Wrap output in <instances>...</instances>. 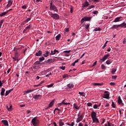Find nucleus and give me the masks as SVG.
Segmentation results:
<instances>
[{"instance_id":"f257e3e1","label":"nucleus","mask_w":126,"mask_h":126,"mask_svg":"<svg viewBox=\"0 0 126 126\" xmlns=\"http://www.w3.org/2000/svg\"><path fill=\"white\" fill-rule=\"evenodd\" d=\"M49 15L53 19H55V20H58L60 19V15L57 13L53 14L52 12L49 11L48 12Z\"/></svg>"},{"instance_id":"f03ea898","label":"nucleus","mask_w":126,"mask_h":126,"mask_svg":"<svg viewBox=\"0 0 126 126\" xmlns=\"http://www.w3.org/2000/svg\"><path fill=\"white\" fill-rule=\"evenodd\" d=\"M50 10L54 11V12H58V9L55 4L53 3V1H51L50 5Z\"/></svg>"},{"instance_id":"7ed1b4c3","label":"nucleus","mask_w":126,"mask_h":126,"mask_svg":"<svg viewBox=\"0 0 126 126\" xmlns=\"http://www.w3.org/2000/svg\"><path fill=\"white\" fill-rule=\"evenodd\" d=\"M91 19H92V17H84L81 20V24H83V23H84L85 21H91Z\"/></svg>"},{"instance_id":"20e7f679","label":"nucleus","mask_w":126,"mask_h":126,"mask_svg":"<svg viewBox=\"0 0 126 126\" xmlns=\"http://www.w3.org/2000/svg\"><path fill=\"white\" fill-rule=\"evenodd\" d=\"M32 124L34 126H38V124H39V120H37V117H35L32 119Z\"/></svg>"},{"instance_id":"39448f33","label":"nucleus","mask_w":126,"mask_h":126,"mask_svg":"<svg viewBox=\"0 0 126 126\" xmlns=\"http://www.w3.org/2000/svg\"><path fill=\"white\" fill-rule=\"evenodd\" d=\"M54 63V60L52 59H49L47 61H44V62L41 63V64H50V63Z\"/></svg>"},{"instance_id":"423d86ee","label":"nucleus","mask_w":126,"mask_h":126,"mask_svg":"<svg viewBox=\"0 0 126 126\" xmlns=\"http://www.w3.org/2000/svg\"><path fill=\"white\" fill-rule=\"evenodd\" d=\"M83 118H84V113H83L81 116L78 117L76 122L77 123H80V122H81L82 120H83Z\"/></svg>"},{"instance_id":"0eeeda50","label":"nucleus","mask_w":126,"mask_h":126,"mask_svg":"<svg viewBox=\"0 0 126 126\" xmlns=\"http://www.w3.org/2000/svg\"><path fill=\"white\" fill-rule=\"evenodd\" d=\"M104 93H106V94H104L103 98L104 99H110V94H109V92L105 91Z\"/></svg>"},{"instance_id":"6e6552de","label":"nucleus","mask_w":126,"mask_h":126,"mask_svg":"<svg viewBox=\"0 0 126 126\" xmlns=\"http://www.w3.org/2000/svg\"><path fill=\"white\" fill-rule=\"evenodd\" d=\"M109 57H110V54H108L107 55H105L103 56L102 59H100V61L101 62H104L105 61H106V60H107V59H108V58H109Z\"/></svg>"},{"instance_id":"1a4fd4ad","label":"nucleus","mask_w":126,"mask_h":126,"mask_svg":"<svg viewBox=\"0 0 126 126\" xmlns=\"http://www.w3.org/2000/svg\"><path fill=\"white\" fill-rule=\"evenodd\" d=\"M34 100H40L42 98V94H35L33 96Z\"/></svg>"},{"instance_id":"9d476101","label":"nucleus","mask_w":126,"mask_h":126,"mask_svg":"<svg viewBox=\"0 0 126 126\" xmlns=\"http://www.w3.org/2000/svg\"><path fill=\"white\" fill-rule=\"evenodd\" d=\"M117 101H118V104H119V105H122V106H124V103L123 102V100L121 98V96L119 95L118 96Z\"/></svg>"},{"instance_id":"9b49d317","label":"nucleus","mask_w":126,"mask_h":126,"mask_svg":"<svg viewBox=\"0 0 126 126\" xmlns=\"http://www.w3.org/2000/svg\"><path fill=\"white\" fill-rule=\"evenodd\" d=\"M92 119H94L95 118H97V113L94 111H93L91 114Z\"/></svg>"},{"instance_id":"f8f14e48","label":"nucleus","mask_w":126,"mask_h":126,"mask_svg":"<svg viewBox=\"0 0 126 126\" xmlns=\"http://www.w3.org/2000/svg\"><path fill=\"white\" fill-rule=\"evenodd\" d=\"M93 123L94 124H100V122L99 121V120L97 117H95V118H93Z\"/></svg>"},{"instance_id":"ddd939ff","label":"nucleus","mask_w":126,"mask_h":126,"mask_svg":"<svg viewBox=\"0 0 126 126\" xmlns=\"http://www.w3.org/2000/svg\"><path fill=\"white\" fill-rule=\"evenodd\" d=\"M5 92V89L2 88L1 89V92H0V95L1 96H4V93Z\"/></svg>"},{"instance_id":"4468645a","label":"nucleus","mask_w":126,"mask_h":126,"mask_svg":"<svg viewBox=\"0 0 126 126\" xmlns=\"http://www.w3.org/2000/svg\"><path fill=\"white\" fill-rule=\"evenodd\" d=\"M119 27H121L120 25H114L112 27L111 29H117V28H119Z\"/></svg>"},{"instance_id":"2eb2a0df","label":"nucleus","mask_w":126,"mask_h":126,"mask_svg":"<svg viewBox=\"0 0 126 126\" xmlns=\"http://www.w3.org/2000/svg\"><path fill=\"white\" fill-rule=\"evenodd\" d=\"M1 123H2L5 126H8V122L7 120H2Z\"/></svg>"},{"instance_id":"dca6fc26","label":"nucleus","mask_w":126,"mask_h":126,"mask_svg":"<svg viewBox=\"0 0 126 126\" xmlns=\"http://www.w3.org/2000/svg\"><path fill=\"white\" fill-rule=\"evenodd\" d=\"M33 68L34 69H38L39 68H41V65H37V64H33Z\"/></svg>"},{"instance_id":"f3484780","label":"nucleus","mask_w":126,"mask_h":126,"mask_svg":"<svg viewBox=\"0 0 126 126\" xmlns=\"http://www.w3.org/2000/svg\"><path fill=\"white\" fill-rule=\"evenodd\" d=\"M55 102V100H52L51 102L49 103L48 107H47V109H49V108H51V107H53L54 106V103Z\"/></svg>"},{"instance_id":"a211bd4d","label":"nucleus","mask_w":126,"mask_h":126,"mask_svg":"<svg viewBox=\"0 0 126 126\" xmlns=\"http://www.w3.org/2000/svg\"><path fill=\"white\" fill-rule=\"evenodd\" d=\"M67 87H68V88H73L74 85H73L72 83H71L67 85Z\"/></svg>"},{"instance_id":"6ab92c4d","label":"nucleus","mask_w":126,"mask_h":126,"mask_svg":"<svg viewBox=\"0 0 126 126\" xmlns=\"http://www.w3.org/2000/svg\"><path fill=\"white\" fill-rule=\"evenodd\" d=\"M35 56L36 57H41V56H42V51L39 50L38 52L35 53Z\"/></svg>"},{"instance_id":"aec40b11","label":"nucleus","mask_w":126,"mask_h":126,"mask_svg":"<svg viewBox=\"0 0 126 126\" xmlns=\"http://www.w3.org/2000/svg\"><path fill=\"white\" fill-rule=\"evenodd\" d=\"M104 84L103 83H94L93 84V85H94V86H96L98 85V86H102Z\"/></svg>"},{"instance_id":"412c9836","label":"nucleus","mask_w":126,"mask_h":126,"mask_svg":"<svg viewBox=\"0 0 126 126\" xmlns=\"http://www.w3.org/2000/svg\"><path fill=\"white\" fill-rule=\"evenodd\" d=\"M12 0H9L8 1V4H7V6H8V7H10V6H11V5H12Z\"/></svg>"},{"instance_id":"4be33fe9","label":"nucleus","mask_w":126,"mask_h":126,"mask_svg":"<svg viewBox=\"0 0 126 126\" xmlns=\"http://www.w3.org/2000/svg\"><path fill=\"white\" fill-rule=\"evenodd\" d=\"M31 25H29L28 27H26V28L24 30L23 32H26L27 30H30V28H31Z\"/></svg>"},{"instance_id":"5701e85b","label":"nucleus","mask_w":126,"mask_h":126,"mask_svg":"<svg viewBox=\"0 0 126 126\" xmlns=\"http://www.w3.org/2000/svg\"><path fill=\"white\" fill-rule=\"evenodd\" d=\"M64 101H65V99L63 100L61 103H59L60 105H61V104H63V105H70V103L64 102Z\"/></svg>"},{"instance_id":"b1692460","label":"nucleus","mask_w":126,"mask_h":126,"mask_svg":"<svg viewBox=\"0 0 126 126\" xmlns=\"http://www.w3.org/2000/svg\"><path fill=\"white\" fill-rule=\"evenodd\" d=\"M120 25V27H121V28H126V22H123L122 24H121Z\"/></svg>"},{"instance_id":"393cba45","label":"nucleus","mask_w":126,"mask_h":126,"mask_svg":"<svg viewBox=\"0 0 126 126\" xmlns=\"http://www.w3.org/2000/svg\"><path fill=\"white\" fill-rule=\"evenodd\" d=\"M31 18H32V17H30V18H27V19L24 21L23 24H25L26 23H28V22H29V21H30V20H31Z\"/></svg>"},{"instance_id":"a878e982","label":"nucleus","mask_w":126,"mask_h":126,"mask_svg":"<svg viewBox=\"0 0 126 126\" xmlns=\"http://www.w3.org/2000/svg\"><path fill=\"white\" fill-rule=\"evenodd\" d=\"M44 82H45L44 81H42L38 84H37L36 85H34L33 87H38V86H41V85H42V84H43V83H44Z\"/></svg>"},{"instance_id":"bb28decb","label":"nucleus","mask_w":126,"mask_h":126,"mask_svg":"<svg viewBox=\"0 0 126 126\" xmlns=\"http://www.w3.org/2000/svg\"><path fill=\"white\" fill-rule=\"evenodd\" d=\"M121 18H122V17H118L115 19V20L113 21V22H119L120 20H121Z\"/></svg>"},{"instance_id":"cd10ccee","label":"nucleus","mask_w":126,"mask_h":126,"mask_svg":"<svg viewBox=\"0 0 126 126\" xmlns=\"http://www.w3.org/2000/svg\"><path fill=\"white\" fill-rule=\"evenodd\" d=\"M73 108L76 109V110H79V109H80V107H79L78 106H77V103L73 104Z\"/></svg>"},{"instance_id":"c85d7f7f","label":"nucleus","mask_w":126,"mask_h":126,"mask_svg":"<svg viewBox=\"0 0 126 126\" xmlns=\"http://www.w3.org/2000/svg\"><path fill=\"white\" fill-rule=\"evenodd\" d=\"M33 91H35V89L28 90L26 91L25 94H29V93H31V92H33Z\"/></svg>"},{"instance_id":"c756f323","label":"nucleus","mask_w":126,"mask_h":126,"mask_svg":"<svg viewBox=\"0 0 126 126\" xmlns=\"http://www.w3.org/2000/svg\"><path fill=\"white\" fill-rule=\"evenodd\" d=\"M49 54H50V52L46 51V53H44L43 56L45 57V58H47V57H49Z\"/></svg>"},{"instance_id":"7c9ffc66","label":"nucleus","mask_w":126,"mask_h":126,"mask_svg":"<svg viewBox=\"0 0 126 126\" xmlns=\"http://www.w3.org/2000/svg\"><path fill=\"white\" fill-rule=\"evenodd\" d=\"M83 5V7H87V6L89 5V2H88L87 1H86Z\"/></svg>"},{"instance_id":"2f4dec72","label":"nucleus","mask_w":126,"mask_h":126,"mask_svg":"<svg viewBox=\"0 0 126 126\" xmlns=\"http://www.w3.org/2000/svg\"><path fill=\"white\" fill-rule=\"evenodd\" d=\"M6 108L9 112H11L12 110V105H10L9 107H8V106L6 105Z\"/></svg>"},{"instance_id":"473e14b6","label":"nucleus","mask_w":126,"mask_h":126,"mask_svg":"<svg viewBox=\"0 0 126 126\" xmlns=\"http://www.w3.org/2000/svg\"><path fill=\"white\" fill-rule=\"evenodd\" d=\"M54 84L52 83L50 85H48L45 86V87H47V88H52V86H54Z\"/></svg>"},{"instance_id":"72a5a7b5","label":"nucleus","mask_w":126,"mask_h":126,"mask_svg":"<svg viewBox=\"0 0 126 126\" xmlns=\"http://www.w3.org/2000/svg\"><path fill=\"white\" fill-rule=\"evenodd\" d=\"M7 13H8L7 11L2 12V13L0 14V16L1 17H2V16H4V15H5V14H7Z\"/></svg>"},{"instance_id":"f704fd0d","label":"nucleus","mask_w":126,"mask_h":126,"mask_svg":"<svg viewBox=\"0 0 126 126\" xmlns=\"http://www.w3.org/2000/svg\"><path fill=\"white\" fill-rule=\"evenodd\" d=\"M61 38V34H59L56 37V40L57 41H59L60 39Z\"/></svg>"},{"instance_id":"c9c22d12","label":"nucleus","mask_w":126,"mask_h":126,"mask_svg":"<svg viewBox=\"0 0 126 126\" xmlns=\"http://www.w3.org/2000/svg\"><path fill=\"white\" fill-rule=\"evenodd\" d=\"M42 63H41V62L40 61H36L33 64H37V65H41V64H41Z\"/></svg>"},{"instance_id":"e433bc0d","label":"nucleus","mask_w":126,"mask_h":126,"mask_svg":"<svg viewBox=\"0 0 126 126\" xmlns=\"http://www.w3.org/2000/svg\"><path fill=\"white\" fill-rule=\"evenodd\" d=\"M100 30H101V28H95L94 30V32H96V31H100Z\"/></svg>"},{"instance_id":"4c0bfd02","label":"nucleus","mask_w":126,"mask_h":126,"mask_svg":"<svg viewBox=\"0 0 126 126\" xmlns=\"http://www.w3.org/2000/svg\"><path fill=\"white\" fill-rule=\"evenodd\" d=\"M45 60V58L44 57H41L39 58V62H43Z\"/></svg>"},{"instance_id":"58836bf2","label":"nucleus","mask_w":126,"mask_h":126,"mask_svg":"<svg viewBox=\"0 0 126 126\" xmlns=\"http://www.w3.org/2000/svg\"><path fill=\"white\" fill-rule=\"evenodd\" d=\"M106 64H111V63H112V61H111V60H107L106 62Z\"/></svg>"},{"instance_id":"ea45409f","label":"nucleus","mask_w":126,"mask_h":126,"mask_svg":"<svg viewBox=\"0 0 126 126\" xmlns=\"http://www.w3.org/2000/svg\"><path fill=\"white\" fill-rule=\"evenodd\" d=\"M12 59L13 60H14V61H17V62H19V60H18V57H12Z\"/></svg>"},{"instance_id":"a19ab883","label":"nucleus","mask_w":126,"mask_h":126,"mask_svg":"<svg viewBox=\"0 0 126 126\" xmlns=\"http://www.w3.org/2000/svg\"><path fill=\"white\" fill-rule=\"evenodd\" d=\"M19 56H20V55L18 53V52H15V57H16L18 58V57H19Z\"/></svg>"},{"instance_id":"79ce46f5","label":"nucleus","mask_w":126,"mask_h":126,"mask_svg":"<svg viewBox=\"0 0 126 126\" xmlns=\"http://www.w3.org/2000/svg\"><path fill=\"white\" fill-rule=\"evenodd\" d=\"M111 106L112 108H116V104H115V102H114V101H112Z\"/></svg>"},{"instance_id":"37998d69","label":"nucleus","mask_w":126,"mask_h":126,"mask_svg":"<svg viewBox=\"0 0 126 126\" xmlns=\"http://www.w3.org/2000/svg\"><path fill=\"white\" fill-rule=\"evenodd\" d=\"M101 69H106V66L104 64H101Z\"/></svg>"},{"instance_id":"c03bdc74","label":"nucleus","mask_w":126,"mask_h":126,"mask_svg":"<svg viewBox=\"0 0 126 126\" xmlns=\"http://www.w3.org/2000/svg\"><path fill=\"white\" fill-rule=\"evenodd\" d=\"M79 95H81V96H83L84 97L85 96V95H84V92H79Z\"/></svg>"},{"instance_id":"a18cd8bd","label":"nucleus","mask_w":126,"mask_h":126,"mask_svg":"<svg viewBox=\"0 0 126 126\" xmlns=\"http://www.w3.org/2000/svg\"><path fill=\"white\" fill-rule=\"evenodd\" d=\"M59 68H60V69H62V70H64L65 69V66H60Z\"/></svg>"},{"instance_id":"49530a36","label":"nucleus","mask_w":126,"mask_h":126,"mask_svg":"<svg viewBox=\"0 0 126 126\" xmlns=\"http://www.w3.org/2000/svg\"><path fill=\"white\" fill-rule=\"evenodd\" d=\"M66 77H68V75L66 74H64L63 76V78L64 79V78H66Z\"/></svg>"},{"instance_id":"de8ad7c7","label":"nucleus","mask_w":126,"mask_h":126,"mask_svg":"<svg viewBox=\"0 0 126 126\" xmlns=\"http://www.w3.org/2000/svg\"><path fill=\"white\" fill-rule=\"evenodd\" d=\"M71 52V50H66L63 52V53H65L66 54H69Z\"/></svg>"},{"instance_id":"09e8293b","label":"nucleus","mask_w":126,"mask_h":126,"mask_svg":"<svg viewBox=\"0 0 126 126\" xmlns=\"http://www.w3.org/2000/svg\"><path fill=\"white\" fill-rule=\"evenodd\" d=\"M116 71H117V69H112V74H115V72H116Z\"/></svg>"},{"instance_id":"8fccbe9b","label":"nucleus","mask_w":126,"mask_h":126,"mask_svg":"<svg viewBox=\"0 0 126 126\" xmlns=\"http://www.w3.org/2000/svg\"><path fill=\"white\" fill-rule=\"evenodd\" d=\"M90 26V24H88L87 25H85L86 29H88Z\"/></svg>"},{"instance_id":"3c124183","label":"nucleus","mask_w":126,"mask_h":126,"mask_svg":"<svg viewBox=\"0 0 126 126\" xmlns=\"http://www.w3.org/2000/svg\"><path fill=\"white\" fill-rule=\"evenodd\" d=\"M64 125V123H63V122H59V126H63Z\"/></svg>"},{"instance_id":"603ef678","label":"nucleus","mask_w":126,"mask_h":126,"mask_svg":"<svg viewBox=\"0 0 126 126\" xmlns=\"http://www.w3.org/2000/svg\"><path fill=\"white\" fill-rule=\"evenodd\" d=\"M94 5H91L87 8V9H91V8H93L94 7Z\"/></svg>"},{"instance_id":"864d4df0","label":"nucleus","mask_w":126,"mask_h":126,"mask_svg":"<svg viewBox=\"0 0 126 126\" xmlns=\"http://www.w3.org/2000/svg\"><path fill=\"white\" fill-rule=\"evenodd\" d=\"M87 106H88V107H91V106H92V103H91V102H88V103H87Z\"/></svg>"},{"instance_id":"5fc2aeb1","label":"nucleus","mask_w":126,"mask_h":126,"mask_svg":"<svg viewBox=\"0 0 126 126\" xmlns=\"http://www.w3.org/2000/svg\"><path fill=\"white\" fill-rule=\"evenodd\" d=\"M54 54L56 55V53H57L58 54H59V53H60V52L59 51V50H57V49H55L54 50Z\"/></svg>"},{"instance_id":"6e6d98bb","label":"nucleus","mask_w":126,"mask_h":126,"mask_svg":"<svg viewBox=\"0 0 126 126\" xmlns=\"http://www.w3.org/2000/svg\"><path fill=\"white\" fill-rule=\"evenodd\" d=\"M22 8H23V9H26V8H27V6H26V5H24L22 6Z\"/></svg>"},{"instance_id":"4d7b16f0","label":"nucleus","mask_w":126,"mask_h":126,"mask_svg":"<svg viewBox=\"0 0 126 126\" xmlns=\"http://www.w3.org/2000/svg\"><path fill=\"white\" fill-rule=\"evenodd\" d=\"M93 13L94 14H98V11L97 10H94V11H93Z\"/></svg>"},{"instance_id":"13d9d810","label":"nucleus","mask_w":126,"mask_h":126,"mask_svg":"<svg viewBox=\"0 0 126 126\" xmlns=\"http://www.w3.org/2000/svg\"><path fill=\"white\" fill-rule=\"evenodd\" d=\"M3 21H4V20H1L0 21V26L1 27V26L2 25V23H3Z\"/></svg>"},{"instance_id":"bf43d9fd","label":"nucleus","mask_w":126,"mask_h":126,"mask_svg":"<svg viewBox=\"0 0 126 126\" xmlns=\"http://www.w3.org/2000/svg\"><path fill=\"white\" fill-rule=\"evenodd\" d=\"M10 93L9 92V91H6L5 92V96H7L8 94H9Z\"/></svg>"},{"instance_id":"052dcab7","label":"nucleus","mask_w":126,"mask_h":126,"mask_svg":"<svg viewBox=\"0 0 126 126\" xmlns=\"http://www.w3.org/2000/svg\"><path fill=\"white\" fill-rule=\"evenodd\" d=\"M52 72H50V73L49 74H47V75H45V77H49V76H50V75H52Z\"/></svg>"},{"instance_id":"680f3d73","label":"nucleus","mask_w":126,"mask_h":126,"mask_svg":"<svg viewBox=\"0 0 126 126\" xmlns=\"http://www.w3.org/2000/svg\"><path fill=\"white\" fill-rule=\"evenodd\" d=\"M50 55L51 56L53 55H55V52L54 51H53V50H51V52L50 53Z\"/></svg>"},{"instance_id":"e2e57ef3","label":"nucleus","mask_w":126,"mask_h":126,"mask_svg":"<svg viewBox=\"0 0 126 126\" xmlns=\"http://www.w3.org/2000/svg\"><path fill=\"white\" fill-rule=\"evenodd\" d=\"M115 83L114 82H111L110 83V85H111V86H114V85H115Z\"/></svg>"},{"instance_id":"0e129e2a","label":"nucleus","mask_w":126,"mask_h":126,"mask_svg":"<svg viewBox=\"0 0 126 126\" xmlns=\"http://www.w3.org/2000/svg\"><path fill=\"white\" fill-rule=\"evenodd\" d=\"M93 108H94V109H97L98 108L97 104H94L93 106Z\"/></svg>"},{"instance_id":"69168bd1","label":"nucleus","mask_w":126,"mask_h":126,"mask_svg":"<svg viewBox=\"0 0 126 126\" xmlns=\"http://www.w3.org/2000/svg\"><path fill=\"white\" fill-rule=\"evenodd\" d=\"M96 64H97V61H95L94 63L93 64V66H95V65H96Z\"/></svg>"},{"instance_id":"338daca9","label":"nucleus","mask_w":126,"mask_h":126,"mask_svg":"<svg viewBox=\"0 0 126 126\" xmlns=\"http://www.w3.org/2000/svg\"><path fill=\"white\" fill-rule=\"evenodd\" d=\"M117 76H112V79H116L117 78Z\"/></svg>"},{"instance_id":"774afa93","label":"nucleus","mask_w":126,"mask_h":126,"mask_svg":"<svg viewBox=\"0 0 126 126\" xmlns=\"http://www.w3.org/2000/svg\"><path fill=\"white\" fill-rule=\"evenodd\" d=\"M78 126H83V124L80 123H79Z\"/></svg>"}]
</instances>
